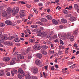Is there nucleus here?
<instances>
[{"mask_svg": "<svg viewBox=\"0 0 79 79\" xmlns=\"http://www.w3.org/2000/svg\"><path fill=\"white\" fill-rule=\"evenodd\" d=\"M19 7H17L16 8V10H15V9H13V11L12 12V14L13 15H16V14L18 13L19 11Z\"/></svg>", "mask_w": 79, "mask_h": 79, "instance_id": "2", "label": "nucleus"}, {"mask_svg": "<svg viewBox=\"0 0 79 79\" xmlns=\"http://www.w3.org/2000/svg\"><path fill=\"white\" fill-rule=\"evenodd\" d=\"M57 37L56 35H55L54 36H52V38H53L54 39H55Z\"/></svg>", "mask_w": 79, "mask_h": 79, "instance_id": "50", "label": "nucleus"}, {"mask_svg": "<svg viewBox=\"0 0 79 79\" xmlns=\"http://www.w3.org/2000/svg\"><path fill=\"white\" fill-rule=\"evenodd\" d=\"M12 11H13V10H12L11 8L8 7L7 9V13L8 14H10L11 13H12Z\"/></svg>", "mask_w": 79, "mask_h": 79, "instance_id": "6", "label": "nucleus"}, {"mask_svg": "<svg viewBox=\"0 0 79 79\" xmlns=\"http://www.w3.org/2000/svg\"><path fill=\"white\" fill-rule=\"evenodd\" d=\"M33 73L34 74L37 73H38V69L37 68H34L33 70Z\"/></svg>", "mask_w": 79, "mask_h": 79, "instance_id": "9", "label": "nucleus"}, {"mask_svg": "<svg viewBox=\"0 0 79 79\" xmlns=\"http://www.w3.org/2000/svg\"><path fill=\"white\" fill-rule=\"evenodd\" d=\"M2 15L3 17H6L7 15V13H6V12H4L2 13Z\"/></svg>", "mask_w": 79, "mask_h": 79, "instance_id": "17", "label": "nucleus"}, {"mask_svg": "<svg viewBox=\"0 0 79 79\" xmlns=\"http://www.w3.org/2000/svg\"><path fill=\"white\" fill-rule=\"evenodd\" d=\"M70 38V41L71 42H73L74 40V37L73 36H71Z\"/></svg>", "mask_w": 79, "mask_h": 79, "instance_id": "29", "label": "nucleus"}, {"mask_svg": "<svg viewBox=\"0 0 79 79\" xmlns=\"http://www.w3.org/2000/svg\"><path fill=\"white\" fill-rule=\"evenodd\" d=\"M15 63V61H12L10 63V65H14V64Z\"/></svg>", "mask_w": 79, "mask_h": 79, "instance_id": "32", "label": "nucleus"}, {"mask_svg": "<svg viewBox=\"0 0 79 79\" xmlns=\"http://www.w3.org/2000/svg\"><path fill=\"white\" fill-rule=\"evenodd\" d=\"M31 78L32 79H37L36 77L34 76H32L31 77Z\"/></svg>", "mask_w": 79, "mask_h": 79, "instance_id": "42", "label": "nucleus"}, {"mask_svg": "<svg viewBox=\"0 0 79 79\" xmlns=\"http://www.w3.org/2000/svg\"><path fill=\"white\" fill-rule=\"evenodd\" d=\"M31 48L28 47V48H27L26 50V52L27 53H28L31 52Z\"/></svg>", "mask_w": 79, "mask_h": 79, "instance_id": "21", "label": "nucleus"}, {"mask_svg": "<svg viewBox=\"0 0 79 79\" xmlns=\"http://www.w3.org/2000/svg\"><path fill=\"white\" fill-rule=\"evenodd\" d=\"M46 17L48 19V20H50L52 19V17L51 15H47L46 16Z\"/></svg>", "mask_w": 79, "mask_h": 79, "instance_id": "18", "label": "nucleus"}, {"mask_svg": "<svg viewBox=\"0 0 79 79\" xmlns=\"http://www.w3.org/2000/svg\"><path fill=\"white\" fill-rule=\"evenodd\" d=\"M6 24L9 25H11L12 24V22L9 20H6L5 21Z\"/></svg>", "mask_w": 79, "mask_h": 79, "instance_id": "7", "label": "nucleus"}, {"mask_svg": "<svg viewBox=\"0 0 79 79\" xmlns=\"http://www.w3.org/2000/svg\"><path fill=\"white\" fill-rule=\"evenodd\" d=\"M47 19L44 18H42L41 19V21L44 23H46L47 22Z\"/></svg>", "mask_w": 79, "mask_h": 79, "instance_id": "22", "label": "nucleus"}, {"mask_svg": "<svg viewBox=\"0 0 79 79\" xmlns=\"http://www.w3.org/2000/svg\"><path fill=\"white\" fill-rule=\"evenodd\" d=\"M32 23V22H27V24H30Z\"/></svg>", "mask_w": 79, "mask_h": 79, "instance_id": "52", "label": "nucleus"}, {"mask_svg": "<svg viewBox=\"0 0 79 79\" xmlns=\"http://www.w3.org/2000/svg\"><path fill=\"white\" fill-rule=\"evenodd\" d=\"M52 22L55 25H57L58 24V22H57V21L55 19H53L52 20Z\"/></svg>", "mask_w": 79, "mask_h": 79, "instance_id": "14", "label": "nucleus"}, {"mask_svg": "<svg viewBox=\"0 0 79 79\" xmlns=\"http://www.w3.org/2000/svg\"><path fill=\"white\" fill-rule=\"evenodd\" d=\"M19 58H20V59H23V58H24V57L23 56H21L20 57H19Z\"/></svg>", "mask_w": 79, "mask_h": 79, "instance_id": "53", "label": "nucleus"}, {"mask_svg": "<svg viewBox=\"0 0 79 79\" xmlns=\"http://www.w3.org/2000/svg\"><path fill=\"white\" fill-rule=\"evenodd\" d=\"M5 73V72L4 70H1L0 71V76H3V75H4V74Z\"/></svg>", "mask_w": 79, "mask_h": 79, "instance_id": "15", "label": "nucleus"}, {"mask_svg": "<svg viewBox=\"0 0 79 79\" xmlns=\"http://www.w3.org/2000/svg\"><path fill=\"white\" fill-rule=\"evenodd\" d=\"M8 39V38L7 37L6 35H4L3 36L1 37V40H0V42L2 43L3 42V40H6Z\"/></svg>", "mask_w": 79, "mask_h": 79, "instance_id": "4", "label": "nucleus"}, {"mask_svg": "<svg viewBox=\"0 0 79 79\" xmlns=\"http://www.w3.org/2000/svg\"><path fill=\"white\" fill-rule=\"evenodd\" d=\"M6 75H7V76H10V72H8L7 73V74H6Z\"/></svg>", "mask_w": 79, "mask_h": 79, "instance_id": "54", "label": "nucleus"}, {"mask_svg": "<svg viewBox=\"0 0 79 79\" xmlns=\"http://www.w3.org/2000/svg\"><path fill=\"white\" fill-rule=\"evenodd\" d=\"M50 9L47 10V11L48 13H49L50 11Z\"/></svg>", "mask_w": 79, "mask_h": 79, "instance_id": "62", "label": "nucleus"}, {"mask_svg": "<svg viewBox=\"0 0 79 79\" xmlns=\"http://www.w3.org/2000/svg\"><path fill=\"white\" fill-rule=\"evenodd\" d=\"M63 12L64 13V14H67L68 13V11L66 10H63Z\"/></svg>", "mask_w": 79, "mask_h": 79, "instance_id": "27", "label": "nucleus"}, {"mask_svg": "<svg viewBox=\"0 0 79 79\" xmlns=\"http://www.w3.org/2000/svg\"><path fill=\"white\" fill-rule=\"evenodd\" d=\"M55 42L56 43H58V39H57L56 40H55Z\"/></svg>", "mask_w": 79, "mask_h": 79, "instance_id": "59", "label": "nucleus"}, {"mask_svg": "<svg viewBox=\"0 0 79 79\" xmlns=\"http://www.w3.org/2000/svg\"><path fill=\"white\" fill-rule=\"evenodd\" d=\"M61 22L64 23H67V20L65 19H62L60 20Z\"/></svg>", "mask_w": 79, "mask_h": 79, "instance_id": "16", "label": "nucleus"}, {"mask_svg": "<svg viewBox=\"0 0 79 79\" xmlns=\"http://www.w3.org/2000/svg\"><path fill=\"white\" fill-rule=\"evenodd\" d=\"M54 67L51 68V70H52V71H54Z\"/></svg>", "mask_w": 79, "mask_h": 79, "instance_id": "64", "label": "nucleus"}, {"mask_svg": "<svg viewBox=\"0 0 79 79\" xmlns=\"http://www.w3.org/2000/svg\"><path fill=\"white\" fill-rule=\"evenodd\" d=\"M18 78L19 79H21L22 78V77H21V76L20 74H18Z\"/></svg>", "mask_w": 79, "mask_h": 79, "instance_id": "38", "label": "nucleus"}, {"mask_svg": "<svg viewBox=\"0 0 79 79\" xmlns=\"http://www.w3.org/2000/svg\"><path fill=\"white\" fill-rule=\"evenodd\" d=\"M38 27L37 25H33L31 26V27L33 28H37Z\"/></svg>", "mask_w": 79, "mask_h": 79, "instance_id": "24", "label": "nucleus"}, {"mask_svg": "<svg viewBox=\"0 0 79 79\" xmlns=\"http://www.w3.org/2000/svg\"><path fill=\"white\" fill-rule=\"evenodd\" d=\"M76 65V64H73V65H71L70 66H69V69H74L75 68V66Z\"/></svg>", "mask_w": 79, "mask_h": 79, "instance_id": "23", "label": "nucleus"}, {"mask_svg": "<svg viewBox=\"0 0 79 79\" xmlns=\"http://www.w3.org/2000/svg\"><path fill=\"white\" fill-rule=\"evenodd\" d=\"M36 57L39 59H41L42 58V54L40 53H38L36 54Z\"/></svg>", "mask_w": 79, "mask_h": 79, "instance_id": "19", "label": "nucleus"}, {"mask_svg": "<svg viewBox=\"0 0 79 79\" xmlns=\"http://www.w3.org/2000/svg\"><path fill=\"white\" fill-rule=\"evenodd\" d=\"M34 49L35 50H40L41 49V47L40 46H34Z\"/></svg>", "mask_w": 79, "mask_h": 79, "instance_id": "11", "label": "nucleus"}, {"mask_svg": "<svg viewBox=\"0 0 79 79\" xmlns=\"http://www.w3.org/2000/svg\"><path fill=\"white\" fill-rule=\"evenodd\" d=\"M63 27V25H60V26H59V27L60 29H62Z\"/></svg>", "mask_w": 79, "mask_h": 79, "instance_id": "57", "label": "nucleus"}, {"mask_svg": "<svg viewBox=\"0 0 79 79\" xmlns=\"http://www.w3.org/2000/svg\"><path fill=\"white\" fill-rule=\"evenodd\" d=\"M60 44L62 45H63L64 44V43H63V42L62 40H60Z\"/></svg>", "mask_w": 79, "mask_h": 79, "instance_id": "36", "label": "nucleus"}, {"mask_svg": "<svg viewBox=\"0 0 79 79\" xmlns=\"http://www.w3.org/2000/svg\"><path fill=\"white\" fill-rule=\"evenodd\" d=\"M38 4L39 6H43V4L41 3H40Z\"/></svg>", "mask_w": 79, "mask_h": 79, "instance_id": "45", "label": "nucleus"}, {"mask_svg": "<svg viewBox=\"0 0 79 79\" xmlns=\"http://www.w3.org/2000/svg\"><path fill=\"white\" fill-rule=\"evenodd\" d=\"M14 41L15 42H17V43H19L20 42V40H19V39H18V38H16L14 40Z\"/></svg>", "mask_w": 79, "mask_h": 79, "instance_id": "25", "label": "nucleus"}, {"mask_svg": "<svg viewBox=\"0 0 79 79\" xmlns=\"http://www.w3.org/2000/svg\"><path fill=\"white\" fill-rule=\"evenodd\" d=\"M76 53V55H77L78 54H79V51H77Z\"/></svg>", "mask_w": 79, "mask_h": 79, "instance_id": "61", "label": "nucleus"}, {"mask_svg": "<svg viewBox=\"0 0 79 79\" xmlns=\"http://www.w3.org/2000/svg\"><path fill=\"white\" fill-rule=\"evenodd\" d=\"M25 6H26L27 7V8H28L31 7V5H28V4L25 5Z\"/></svg>", "mask_w": 79, "mask_h": 79, "instance_id": "41", "label": "nucleus"}, {"mask_svg": "<svg viewBox=\"0 0 79 79\" xmlns=\"http://www.w3.org/2000/svg\"><path fill=\"white\" fill-rule=\"evenodd\" d=\"M43 47L44 49H46L48 48V46H46L45 45H44V46H43Z\"/></svg>", "mask_w": 79, "mask_h": 79, "instance_id": "43", "label": "nucleus"}, {"mask_svg": "<svg viewBox=\"0 0 79 79\" xmlns=\"http://www.w3.org/2000/svg\"><path fill=\"white\" fill-rule=\"evenodd\" d=\"M31 77V76H30V75L28 74H27L25 76V78L26 79H30Z\"/></svg>", "mask_w": 79, "mask_h": 79, "instance_id": "20", "label": "nucleus"}, {"mask_svg": "<svg viewBox=\"0 0 79 79\" xmlns=\"http://www.w3.org/2000/svg\"><path fill=\"white\" fill-rule=\"evenodd\" d=\"M69 20L71 22H74L76 20V18L75 17H71L70 18Z\"/></svg>", "mask_w": 79, "mask_h": 79, "instance_id": "8", "label": "nucleus"}, {"mask_svg": "<svg viewBox=\"0 0 79 79\" xmlns=\"http://www.w3.org/2000/svg\"><path fill=\"white\" fill-rule=\"evenodd\" d=\"M18 73H19L21 74V75L23 77L25 75V74H24L23 71L22 69H18Z\"/></svg>", "mask_w": 79, "mask_h": 79, "instance_id": "3", "label": "nucleus"}, {"mask_svg": "<svg viewBox=\"0 0 79 79\" xmlns=\"http://www.w3.org/2000/svg\"><path fill=\"white\" fill-rule=\"evenodd\" d=\"M73 47H75L76 48H77L78 47L77 45H76V44H74V45H73Z\"/></svg>", "mask_w": 79, "mask_h": 79, "instance_id": "63", "label": "nucleus"}, {"mask_svg": "<svg viewBox=\"0 0 79 79\" xmlns=\"http://www.w3.org/2000/svg\"><path fill=\"white\" fill-rule=\"evenodd\" d=\"M3 60L5 61H8L10 60V58L9 57H5L3 58Z\"/></svg>", "mask_w": 79, "mask_h": 79, "instance_id": "10", "label": "nucleus"}, {"mask_svg": "<svg viewBox=\"0 0 79 79\" xmlns=\"http://www.w3.org/2000/svg\"><path fill=\"white\" fill-rule=\"evenodd\" d=\"M38 31V29L37 28H36L33 31H34V32H37Z\"/></svg>", "mask_w": 79, "mask_h": 79, "instance_id": "49", "label": "nucleus"}, {"mask_svg": "<svg viewBox=\"0 0 79 79\" xmlns=\"http://www.w3.org/2000/svg\"><path fill=\"white\" fill-rule=\"evenodd\" d=\"M71 37L70 33H67V35H63V36H62V38L60 37V39L63 40H67V39H69Z\"/></svg>", "mask_w": 79, "mask_h": 79, "instance_id": "1", "label": "nucleus"}, {"mask_svg": "<svg viewBox=\"0 0 79 79\" xmlns=\"http://www.w3.org/2000/svg\"><path fill=\"white\" fill-rule=\"evenodd\" d=\"M34 41H35V40H32L31 39H29V41L31 42V43H33Z\"/></svg>", "mask_w": 79, "mask_h": 79, "instance_id": "31", "label": "nucleus"}, {"mask_svg": "<svg viewBox=\"0 0 79 79\" xmlns=\"http://www.w3.org/2000/svg\"><path fill=\"white\" fill-rule=\"evenodd\" d=\"M34 2H39V0H34Z\"/></svg>", "mask_w": 79, "mask_h": 79, "instance_id": "60", "label": "nucleus"}, {"mask_svg": "<svg viewBox=\"0 0 79 79\" xmlns=\"http://www.w3.org/2000/svg\"><path fill=\"white\" fill-rule=\"evenodd\" d=\"M74 7H75V9H76V10L77 9L78 5L77 4H74Z\"/></svg>", "mask_w": 79, "mask_h": 79, "instance_id": "34", "label": "nucleus"}, {"mask_svg": "<svg viewBox=\"0 0 79 79\" xmlns=\"http://www.w3.org/2000/svg\"><path fill=\"white\" fill-rule=\"evenodd\" d=\"M11 73H12V75L13 76H14V74H17L18 73V71H17V70H13V72H11Z\"/></svg>", "mask_w": 79, "mask_h": 79, "instance_id": "12", "label": "nucleus"}, {"mask_svg": "<svg viewBox=\"0 0 79 79\" xmlns=\"http://www.w3.org/2000/svg\"><path fill=\"white\" fill-rule=\"evenodd\" d=\"M5 26V24L3 23H0V26L1 27H2L3 26Z\"/></svg>", "mask_w": 79, "mask_h": 79, "instance_id": "47", "label": "nucleus"}, {"mask_svg": "<svg viewBox=\"0 0 79 79\" xmlns=\"http://www.w3.org/2000/svg\"><path fill=\"white\" fill-rule=\"evenodd\" d=\"M16 60V58H13L12 59V61H15Z\"/></svg>", "mask_w": 79, "mask_h": 79, "instance_id": "56", "label": "nucleus"}, {"mask_svg": "<svg viewBox=\"0 0 79 79\" xmlns=\"http://www.w3.org/2000/svg\"><path fill=\"white\" fill-rule=\"evenodd\" d=\"M20 2L22 5H24L26 4V2H25L21 1Z\"/></svg>", "mask_w": 79, "mask_h": 79, "instance_id": "37", "label": "nucleus"}, {"mask_svg": "<svg viewBox=\"0 0 79 79\" xmlns=\"http://www.w3.org/2000/svg\"><path fill=\"white\" fill-rule=\"evenodd\" d=\"M35 64L39 65L40 67H42L43 66L42 64L41 63V62L39 60H37L35 61Z\"/></svg>", "mask_w": 79, "mask_h": 79, "instance_id": "5", "label": "nucleus"}, {"mask_svg": "<svg viewBox=\"0 0 79 79\" xmlns=\"http://www.w3.org/2000/svg\"><path fill=\"white\" fill-rule=\"evenodd\" d=\"M38 24H39L40 25H41V26L44 25V24H43V23H42V22H39V23H38Z\"/></svg>", "mask_w": 79, "mask_h": 79, "instance_id": "51", "label": "nucleus"}, {"mask_svg": "<svg viewBox=\"0 0 79 79\" xmlns=\"http://www.w3.org/2000/svg\"><path fill=\"white\" fill-rule=\"evenodd\" d=\"M16 56L18 58H19V57L21 56V54H17Z\"/></svg>", "mask_w": 79, "mask_h": 79, "instance_id": "44", "label": "nucleus"}, {"mask_svg": "<svg viewBox=\"0 0 79 79\" xmlns=\"http://www.w3.org/2000/svg\"><path fill=\"white\" fill-rule=\"evenodd\" d=\"M71 16V14H68L67 15V17L68 18L70 17Z\"/></svg>", "mask_w": 79, "mask_h": 79, "instance_id": "46", "label": "nucleus"}, {"mask_svg": "<svg viewBox=\"0 0 79 79\" xmlns=\"http://www.w3.org/2000/svg\"><path fill=\"white\" fill-rule=\"evenodd\" d=\"M4 44H6V45L9 44H10V42L9 41H7L6 42H5Z\"/></svg>", "mask_w": 79, "mask_h": 79, "instance_id": "40", "label": "nucleus"}, {"mask_svg": "<svg viewBox=\"0 0 79 79\" xmlns=\"http://www.w3.org/2000/svg\"><path fill=\"white\" fill-rule=\"evenodd\" d=\"M63 36L62 34L60 33L58 34V37H59V38H62Z\"/></svg>", "mask_w": 79, "mask_h": 79, "instance_id": "33", "label": "nucleus"}, {"mask_svg": "<svg viewBox=\"0 0 79 79\" xmlns=\"http://www.w3.org/2000/svg\"><path fill=\"white\" fill-rule=\"evenodd\" d=\"M40 30L41 31H43V30H44V28L42 27H40Z\"/></svg>", "mask_w": 79, "mask_h": 79, "instance_id": "55", "label": "nucleus"}, {"mask_svg": "<svg viewBox=\"0 0 79 79\" xmlns=\"http://www.w3.org/2000/svg\"><path fill=\"white\" fill-rule=\"evenodd\" d=\"M52 34H53V32H50L48 34V35H46V36H47V38H49L51 36V35H52Z\"/></svg>", "mask_w": 79, "mask_h": 79, "instance_id": "13", "label": "nucleus"}, {"mask_svg": "<svg viewBox=\"0 0 79 79\" xmlns=\"http://www.w3.org/2000/svg\"><path fill=\"white\" fill-rule=\"evenodd\" d=\"M14 38V37L13 36H11L10 37H9L7 38V39L9 40H13Z\"/></svg>", "mask_w": 79, "mask_h": 79, "instance_id": "28", "label": "nucleus"}, {"mask_svg": "<svg viewBox=\"0 0 79 79\" xmlns=\"http://www.w3.org/2000/svg\"><path fill=\"white\" fill-rule=\"evenodd\" d=\"M77 31H78V29H77L75 31L73 32V34L74 35H77V34H78Z\"/></svg>", "mask_w": 79, "mask_h": 79, "instance_id": "26", "label": "nucleus"}, {"mask_svg": "<svg viewBox=\"0 0 79 79\" xmlns=\"http://www.w3.org/2000/svg\"><path fill=\"white\" fill-rule=\"evenodd\" d=\"M24 17V15L23 14H21L20 15V18H23Z\"/></svg>", "mask_w": 79, "mask_h": 79, "instance_id": "35", "label": "nucleus"}, {"mask_svg": "<svg viewBox=\"0 0 79 79\" xmlns=\"http://www.w3.org/2000/svg\"><path fill=\"white\" fill-rule=\"evenodd\" d=\"M33 10L34 11L35 13L36 14H37V13H38L37 10L35 9H34Z\"/></svg>", "mask_w": 79, "mask_h": 79, "instance_id": "39", "label": "nucleus"}, {"mask_svg": "<svg viewBox=\"0 0 79 79\" xmlns=\"http://www.w3.org/2000/svg\"><path fill=\"white\" fill-rule=\"evenodd\" d=\"M58 55H61L62 54V52L61 51H59L58 52Z\"/></svg>", "mask_w": 79, "mask_h": 79, "instance_id": "58", "label": "nucleus"}, {"mask_svg": "<svg viewBox=\"0 0 79 79\" xmlns=\"http://www.w3.org/2000/svg\"><path fill=\"white\" fill-rule=\"evenodd\" d=\"M73 64V62H69L68 64L69 65H71V64Z\"/></svg>", "mask_w": 79, "mask_h": 79, "instance_id": "48", "label": "nucleus"}, {"mask_svg": "<svg viewBox=\"0 0 79 79\" xmlns=\"http://www.w3.org/2000/svg\"><path fill=\"white\" fill-rule=\"evenodd\" d=\"M25 13V11L24 10H20L19 14H24Z\"/></svg>", "mask_w": 79, "mask_h": 79, "instance_id": "30", "label": "nucleus"}]
</instances>
